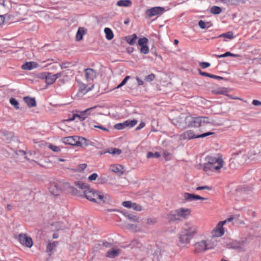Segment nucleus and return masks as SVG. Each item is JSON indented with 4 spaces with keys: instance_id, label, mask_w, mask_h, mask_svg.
<instances>
[{
    "instance_id": "39448f33",
    "label": "nucleus",
    "mask_w": 261,
    "mask_h": 261,
    "mask_svg": "<svg viewBox=\"0 0 261 261\" xmlns=\"http://www.w3.org/2000/svg\"><path fill=\"white\" fill-rule=\"evenodd\" d=\"M194 247L196 253H201L211 248L206 240H201L195 243Z\"/></svg>"
},
{
    "instance_id": "4c0bfd02",
    "label": "nucleus",
    "mask_w": 261,
    "mask_h": 261,
    "mask_svg": "<svg viewBox=\"0 0 261 261\" xmlns=\"http://www.w3.org/2000/svg\"><path fill=\"white\" fill-rule=\"evenodd\" d=\"M199 27L202 29H204L205 28H208L212 26V24L210 22H205L202 20H200L198 22Z\"/></svg>"
},
{
    "instance_id": "bb28decb",
    "label": "nucleus",
    "mask_w": 261,
    "mask_h": 261,
    "mask_svg": "<svg viewBox=\"0 0 261 261\" xmlns=\"http://www.w3.org/2000/svg\"><path fill=\"white\" fill-rule=\"evenodd\" d=\"M24 101L27 104L28 107L31 108L36 106V100L34 98H31L30 97H24Z\"/></svg>"
},
{
    "instance_id": "e2e57ef3",
    "label": "nucleus",
    "mask_w": 261,
    "mask_h": 261,
    "mask_svg": "<svg viewBox=\"0 0 261 261\" xmlns=\"http://www.w3.org/2000/svg\"><path fill=\"white\" fill-rule=\"evenodd\" d=\"M200 66L203 69L210 66V63L205 62H202L199 63Z\"/></svg>"
},
{
    "instance_id": "3c124183",
    "label": "nucleus",
    "mask_w": 261,
    "mask_h": 261,
    "mask_svg": "<svg viewBox=\"0 0 261 261\" xmlns=\"http://www.w3.org/2000/svg\"><path fill=\"white\" fill-rule=\"evenodd\" d=\"M126 228L132 231H137V225L133 224H127L126 225Z\"/></svg>"
},
{
    "instance_id": "603ef678",
    "label": "nucleus",
    "mask_w": 261,
    "mask_h": 261,
    "mask_svg": "<svg viewBox=\"0 0 261 261\" xmlns=\"http://www.w3.org/2000/svg\"><path fill=\"white\" fill-rule=\"evenodd\" d=\"M132 208L136 211H141L142 210L141 206L134 202L132 204Z\"/></svg>"
},
{
    "instance_id": "7ed1b4c3",
    "label": "nucleus",
    "mask_w": 261,
    "mask_h": 261,
    "mask_svg": "<svg viewBox=\"0 0 261 261\" xmlns=\"http://www.w3.org/2000/svg\"><path fill=\"white\" fill-rule=\"evenodd\" d=\"M186 121L189 123V125L191 127H198L202 123H211L210 120L207 117H192L188 116L186 118Z\"/></svg>"
},
{
    "instance_id": "a19ab883",
    "label": "nucleus",
    "mask_w": 261,
    "mask_h": 261,
    "mask_svg": "<svg viewBox=\"0 0 261 261\" xmlns=\"http://www.w3.org/2000/svg\"><path fill=\"white\" fill-rule=\"evenodd\" d=\"M148 43V39L145 37H142L138 40V45L142 47L147 45Z\"/></svg>"
},
{
    "instance_id": "c85d7f7f",
    "label": "nucleus",
    "mask_w": 261,
    "mask_h": 261,
    "mask_svg": "<svg viewBox=\"0 0 261 261\" xmlns=\"http://www.w3.org/2000/svg\"><path fill=\"white\" fill-rule=\"evenodd\" d=\"M85 33L86 30L84 28H79L76 34V40L77 41L81 40L83 39V37Z\"/></svg>"
},
{
    "instance_id": "20e7f679",
    "label": "nucleus",
    "mask_w": 261,
    "mask_h": 261,
    "mask_svg": "<svg viewBox=\"0 0 261 261\" xmlns=\"http://www.w3.org/2000/svg\"><path fill=\"white\" fill-rule=\"evenodd\" d=\"M214 134L213 132H207L200 135H195L193 130H188L184 132L179 136L180 140H191L196 138H204L211 135Z\"/></svg>"
},
{
    "instance_id": "69168bd1",
    "label": "nucleus",
    "mask_w": 261,
    "mask_h": 261,
    "mask_svg": "<svg viewBox=\"0 0 261 261\" xmlns=\"http://www.w3.org/2000/svg\"><path fill=\"white\" fill-rule=\"evenodd\" d=\"M252 103L253 105L255 106H261V101L256 99L253 100Z\"/></svg>"
},
{
    "instance_id": "338daca9",
    "label": "nucleus",
    "mask_w": 261,
    "mask_h": 261,
    "mask_svg": "<svg viewBox=\"0 0 261 261\" xmlns=\"http://www.w3.org/2000/svg\"><path fill=\"white\" fill-rule=\"evenodd\" d=\"M136 79L137 82V84H138V86H141V85H143V84H144L143 81L141 79H140L139 77H136Z\"/></svg>"
},
{
    "instance_id": "0e129e2a",
    "label": "nucleus",
    "mask_w": 261,
    "mask_h": 261,
    "mask_svg": "<svg viewBox=\"0 0 261 261\" xmlns=\"http://www.w3.org/2000/svg\"><path fill=\"white\" fill-rule=\"evenodd\" d=\"M145 125V124L144 122H141L139 125L138 126L136 127V130H140L141 129H142V128H143Z\"/></svg>"
},
{
    "instance_id": "6ab92c4d",
    "label": "nucleus",
    "mask_w": 261,
    "mask_h": 261,
    "mask_svg": "<svg viewBox=\"0 0 261 261\" xmlns=\"http://www.w3.org/2000/svg\"><path fill=\"white\" fill-rule=\"evenodd\" d=\"M110 169L112 172L119 175H121L123 174V167L120 165L116 164L112 165Z\"/></svg>"
},
{
    "instance_id": "9b49d317",
    "label": "nucleus",
    "mask_w": 261,
    "mask_h": 261,
    "mask_svg": "<svg viewBox=\"0 0 261 261\" xmlns=\"http://www.w3.org/2000/svg\"><path fill=\"white\" fill-rule=\"evenodd\" d=\"M178 239V245L181 247H185L187 244L190 243L192 238L181 231L179 234Z\"/></svg>"
},
{
    "instance_id": "13d9d810",
    "label": "nucleus",
    "mask_w": 261,
    "mask_h": 261,
    "mask_svg": "<svg viewBox=\"0 0 261 261\" xmlns=\"http://www.w3.org/2000/svg\"><path fill=\"white\" fill-rule=\"evenodd\" d=\"M211 189H212L211 187L207 186H199V187H197L196 188V190H197V191L202 190H211Z\"/></svg>"
},
{
    "instance_id": "6e6d98bb",
    "label": "nucleus",
    "mask_w": 261,
    "mask_h": 261,
    "mask_svg": "<svg viewBox=\"0 0 261 261\" xmlns=\"http://www.w3.org/2000/svg\"><path fill=\"white\" fill-rule=\"evenodd\" d=\"M155 79V75L153 73L150 74L145 77V80L147 82H151Z\"/></svg>"
},
{
    "instance_id": "dca6fc26",
    "label": "nucleus",
    "mask_w": 261,
    "mask_h": 261,
    "mask_svg": "<svg viewBox=\"0 0 261 261\" xmlns=\"http://www.w3.org/2000/svg\"><path fill=\"white\" fill-rule=\"evenodd\" d=\"M89 111V110H85L83 111L79 112V114H73L72 118L69 119L70 121H73L76 118H78L80 121L84 120L86 118L88 117L86 113Z\"/></svg>"
},
{
    "instance_id": "cd10ccee",
    "label": "nucleus",
    "mask_w": 261,
    "mask_h": 261,
    "mask_svg": "<svg viewBox=\"0 0 261 261\" xmlns=\"http://www.w3.org/2000/svg\"><path fill=\"white\" fill-rule=\"evenodd\" d=\"M234 37L232 32H228L226 33L222 34L219 35L216 38H223L224 41H226V39H232Z\"/></svg>"
},
{
    "instance_id": "6e6552de",
    "label": "nucleus",
    "mask_w": 261,
    "mask_h": 261,
    "mask_svg": "<svg viewBox=\"0 0 261 261\" xmlns=\"http://www.w3.org/2000/svg\"><path fill=\"white\" fill-rule=\"evenodd\" d=\"M165 11V8L162 7H154L147 9L146 14L149 17H152L163 14Z\"/></svg>"
},
{
    "instance_id": "f03ea898",
    "label": "nucleus",
    "mask_w": 261,
    "mask_h": 261,
    "mask_svg": "<svg viewBox=\"0 0 261 261\" xmlns=\"http://www.w3.org/2000/svg\"><path fill=\"white\" fill-rule=\"evenodd\" d=\"M84 195L89 201L98 203H105L110 199L108 194H104L90 188L84 191Z\"/></svg>"
},
{
    "instance_id": "052dcab7",
    "label": "nucleus",
    "mask_w": 261,
    "mask_h": 261,
    "mask_svg": "<svg viewBox=\"0 0 261 261\" xmlns=\"http://www.w3.org/2000/svg\"><path fill=\"white\" fill-rule=\"evenodd\" d=\"M163 156L166 160H170L171 158V154L167 151H164L163 153Z\"/></svg>"
},
{
    "instance_id": "412c9836",
    "label": "nucleus",
    "mask_w": 261,
    "mask_h": 261,
    "mask_svg": "<svg viewBox=\"0 0 261 261\" xmlns=\"http://www.w3.org/2000/svg\"><path fill=\"white\" fill-rule=\"evenodd\" d=\"M38 67V64L34 62H26L23 64L21 68L24 70H30Z\"/></svg>"
},
{
    "instance_id": "2eb2a0df",
    "label": "nucleus",
    "mask_w": 261,
    "mask_h": 261,
    "mask_svg": "<svg viewBox=\"0 0 261 261\" xmlns=\"http://www.w3.org/2000/svg\"><path fill=\"white\" fill-rule=\"evenodd\" d=\"M183 197H184L185 200H186L187 201H189L197 200H205V199H206L205 198H204L200 196L194 195V194H190L189 193H185L184 194Z\"/></svg>"
},
{
    "instance_id": "f3484780",
    "label": "nucleus",
    "mask_w": 261,
    "mask_h": 261,
    "mask_svg": "<svg viewBox=\"0 0 261 261\" xmlns=\"http://www.w3.org/2000/svg\"><path fill=\"white\" fill-rule=\"evenodd\" d=\"M79 93L82 95H85L88 92L91 91L94 87V85H92L91 87L88 88L87 86L83 83H79Z\"/></svg>"
},
{
    "instance_id": "49530a36",
    "label": "nucleus",
    "mask_w": 261,
    "mask_h": 261,
    "mask_svg": "<svg viewBox=\"0 0 261 261\" xmlns=\"http://www.w3.org/2000/svg\"><path fill=\"white\" fill-rule=\"evenodd\" d=\"M124 124H125V121L123 123H117L114 125V128L118 130L122 129L126 127V125Z\"/></svg>"
},
{
    "instance_id": "1a4fd4ad",
    "label": "nucleus",
    "mask_w": 261,
    "mask_h": 261,
    "mask_svg": "<svg viewBox=\"0 0 261 261\" xmlns=\"http://www.w3.org/2000/svg\"><path fill=\"white\" fill-rule=\"evenodd\" d=\"M197 230L198 227L196 225L192 224H187L182 231L193 238L194 235L197 233Z\"/></svg>"
},
{
    "instance_id": "5fc2aeb1",
    "label": "nucleus",
    "mask_w": 261,
    "mask_h": 261,
    "mask_svg": "<svg viewBox=\"0 0 261 261\" xmlns=\"http://www.w3.org/2000/svg\"><path fill=\"white\" fill-rule=\"evenodd\" d=\"M133 202H132L130 201H125L122 202V205L124 207L128 208H132V204Z\"/></svg>"
},
{
    "instance_id": "9d476101",
    "label": "nucleus",
    "mask_w": 261,
    "mask_h": 261,
    "mask_svg": "<svg viewBox=\"0 0 261 261\" xmlns=\"http://www.w3.org/2000/svg\"><path fill=\"white\" fill-rule=\"evenodd\" d=\"M225 222H219L216 227L212 231V236L214 237H220L224 234V228L223 227Z\"/></svg>"
},
{
    "instance_id": "a878e982",
    "label": "nucleus",
    "mask_w": 261,
    "mask_h": 261,
    "mask_svg": "<svg viewBox=\"0 0 261 261\" xmlns=\"http://www.w3.org/2000/svg\"><path fill=\"white\" fill-rule=\"evenodd\" d=\"M120 253V250L118 249H112L107 252L106 256L109 258H114L118 256Z\"/></svg>"
},
{
    "instance_id": "c756f323",
    "label": "nucleus",
    "mask_w": 261,
    "mask_h": 261,
    "mask_svg": "<svg viewBox=\"0 0 261 261\" xmlns=\"http://www.w3.org/2000/svg\"><path fill=\"white\" fill-rule=\"evenodd\" d=\"M137 38V36L134 34L132 35L126 37V41L129 45H133L135 44Z\"/></svg>"
},
{
    "instance_id": "bf43d9fd",
    "label": "nucleus",
    "mask_w": 261,
    "mask_h": 261,
    "mask_svg": "<svg viewBox=\"0 0 261 261\" xmlns=\"http://www.w3.org/2000/svg\"><path fill=\"white\" fill-rule=\"evenodd\" d=\"M49 148L55 152H59L60 151V149L59 147L52 144L49 145Z\"/></svg>"
},
{
    "instance_id": "2f4dec72",
    "label": "nucleus",
    "mask_w": 261,
    "mask_h": 261,
    "mask_svg": "<svg viewBox=\"0 0 261 261\" xmlns=\"http://www.w3.org/2000/svg\"><path fill=\"white\" fill-rule=\"evenodd\" d=\"M132 4L130 0H119L117 2V5L119 7H128Z\"/></svg>"
},
{
    "instance_id": "680f3d73",
    "label": "nucleus",
    "mask_w": 261,
    "mask_h": 261,
    "mask_svg": "<svg viewBox=\"0 0 261 261\" xmlns=\"http://www.w3.org/2000/svg\"><path fill=\"white\" fill-rule=\"evenodd\" d=\"M97 177H98L97 174L96 173H93L88 177V179L90 181L95 180L97 178Z\"/></svg>"
},
{
    "instance_id": "5701e85b",
    "label": "nucleus",
    "mask_w": 261,
    "mask_h": 261,
    "mask_svg": "<svg viewBox=\"0 0 261 261\" xmlns=\"http://www.w3.org/2000/svg\"><path fill=\"white\" fill-rule=\"evenodd\" d=\"M101 246L106 248H110L112 246V244L107 241H98L95 245L94 248L95 249H101Z\"/></svg>"
},
{
    "instance_id": "58836bf2",
    "label": "nucleus",
    "mask_w": 261,
    "mask_h": 261,
    "mask_svg": "<svg viewBox=\"0 0 261 261\" xmlns=\"http://www.w3.org/2000/svg\"><path fill=\"white\" fill-rule=\"evenodd\" d=\"M75 185L79 188H80L82 190H84V191L87 190L88 188H89L87 184L84 183L82 181L76 182H75Z\"/></svg>"
},
{
    "instance_id": "f704fd0d",
    "label": "nucleus",
    "mask_w": 261,
    "mask_h": 261,
    "mask_svg": "<svg viewBox=\"0 0 261 261\" xmlns=\"http://www.w3.org/2000/svg\"><path fill=\"white\" fill-rule=\"evenodd\" d=\"M52 229L53 230H59L64 229L65 227L63 225L62 223L57 222L51 224Z\"/></svg>"
},
{
    "instance_id": "0eeeda50",
    "label": "nucleus",
    "mask_w": 261,
    "mask_h": 261,
    "mask_svg": "<svg viewBox=\"0 0 261 261\" xmlns=\"http://www.w3.org/2000/svg\"><path fill=\"white\" fill-rule=\"evenodd\" d=\"M81 137L77 136L66 137L62 139V141L63 143L66 144L80 146L79 143L80 142V140L79 139H81Z\"/></svg>"
},
{
    "instance_id": "f257e3e1",
    "label": "nucleus",
    "mask_w": 261,
    "mask_h": 261,
    "mask_svg": "<svg viewBox=\"0 0 261 261\" xmlns=\"http://www.w3.org/2000/svg\"><path fill=\"white\" fill-rule=\"evenodd\" d=\"M206 162L202 165V170L208 174L213 172H220L224 166V161L220 157L207 155Z\"/></svg>"
},
{
    "instance_id": "4d7b16f0",
    "label": "nucleus",
    "mask_w": 261,
    "mask_h": 261,
    "mask_svg": "<svg viewBox=\"0 0 261 261\" xmlns=\"http://www.w3.org/2000/svg\"><path fill=\"white\" fill-rule=\"evenodd\" d=\"M87 165L86 164H81L78 165L77 167L76 170L78 171H83L86 167Z\"/></svg>"
},
{
    "instance_id": "423d86ee",
    "label": "nucleus",
    "mask_w": 261,
    "mask_h": 261,
    "mask_svg": "<svg viewBox=\"0 0 261 261\" xmlns=\"http://www.w3.org/2000/svg\"><path fill=\"white\" fill-rule=\"evenodd\" d=\"M17 239L21 245L30 248L33 244L32 238L24 233L19 234L18 236Z\"/></svg>"
},
{
    "instance_id": "aec40b11",
    "label": "nucleus",
    "mask_w": 261,
    "mask_h": 261,
    "mask_svg": "<svg viewBox=\"0 0 261 261\" xmlns=\"http://www.w3.org/2000/svg\"><path fill=\"white\" fill-rule=\"evenodd\" d=\"M50 193L54 195H58L61 191V188L57 183H53L50 187Z\"/></svg>"
},
{
    "instance_id": "79ce46f5",
    "label": "nucleus",
    "mask_w": 261,
    "mask_h": 261,
    "mask_svg": "<svg viewBox=\"0 0 261 261\" xmlns=\"http://www.w3.org/2000/svg\"><path fill=\"white\" fill-rule=\"evenodd\" d=\"M95 124L93 125V127L94 128H99L105 132H109V129L103 126V125L100 124L99 123H97V122H95Z\"/></svg>"
},
{
    "instance_id": "a18cd8bd",
    "label": "nucleus",
    "mask_w": 261,
    "mask_h": 261,
    "mask_svg": "<svg viewBox=\"0 0 261 261\" xmlns=\"http://www.w3.org/2000/svg\"><path fill=\"white\" fill-rule=\"evenodd\" d=\"M157 220L155 218H148L146 219V224L148 225H152L156 223Z\"/></svg>"
},
{
    "instance_id": "e433bc0d",
    "label": "nucleus",
    "mask_w": 261,
    "mask_h": 261,
    "mask_svg": "<svg viewBox=\"0 0 261 261\" xmlns=\"http://www.w3.org/2000/svg\"><path fill=\"white\" fill-rule=\"evenodd\" d=\"M104 32L106 34V38L108 40H110L113 38V33L110 28H106L104 30Z\"/></svg>"
},
{
    "instance_id": "09e8293b",
    "label": "nucleus",
    "mask_w": 261,
    "mask_h": 261,
    "mask_svg": "<svg viewBox=\"0 0 261 261\" xmlns=\"http://www.w3.org/2000/svg\"><path fill=\"white\" fill-rule=\"evenodd\" d=\"M149 49L148 46H147V44L145 46L141 47L140 49V53L143 54H148L149 53Z\"/></svg>"
},
{
    "instance_id": "ddd939ff",
    "label": "nucleus",
    "mask_w": 261,
    "mask_h": 261,
    "mask_svg": "<svg viewBox=\"0 0 261 261\" xmlns=\"http://www.w3.org/2000/svg\"><path fill=\"white\" fill-rule=\"evenodd\" d=\"M84 72L87 81H93L97 76L96 71L92 68H87L85 69Z\"/></svg>"
},
{
    "instance_id": "de8ad7c7",
    "label": "nucleus",
    "mask_w": 261,
    "mask_h": 261,
    "mask_svg": "<svg viewBox=\"0 0 261 261\" xmlns=\"http://www.w3.org/2000/svg\"><path fill=\"white\" fill-rule=\"evenodd\" d=\"M130 79V76L127 75L122 80V81L117 85L116 87V89H118L124 86L127 82V81Z\"/></svg>"
},
{
    "instance_id": "8fccbe9b",
    "label": "nucleus",
    "mask_w": 261,
    "mask_h": 261,
    "mask_svg": "<svg viewBox=\"0 0 261 261\" xmlns=\"http://www.w3.org/2000/svg\"><path fill=\"white\" fill-rule=\"evenodd\" d=\"M96 108H97L96 106H94V107H92L87 109L86 110H89V111L86 113L87 116L88 117L89 116H90L91 115H94L95 113V112H94V110Z\"/></svg>"
},
{
    "instance_id": "37998d69",
    "label": "nucleus",
    "mask_w": 261,
    "mask_h": 261,
    "mask_svg": "<svg viewBox=\"0 0 261 261\" xmlns=\"http://www.w3.org/2000/svg\"><path fill=\"white\" fill-rule=\"evenodd\" d=\"M245 0H229V4L231 5L237 6L240 3L245 4Z\"/></svg>"
},
{
    "instance_id": "ea45409f",
    "label": "nucleus",
    "mask_w": 261,
    "mask_h": 261,
    "mask_svg": "<svg viewBox=\"0 0 261 261\" xmlns=\"http://www.w3.org/2000/svg\"><path fill=\"white\" fill-rule=\"evenodd\" d=\"M126 127L131 128L136 125L137 123V121L135 119L134 120H127L125 121Z\"/></svg>"
},
{
    "instance_id": "a211bd4d",
    "label": "nucleus",
    "mask_w": 261,
    "mask_h": 261,
    "mask_svg": "<svg viewBox=\"0 0 261 261\" xmlns=\"http://www.w3.org/2000/svg\"><path fill=\"white\" fill-rule=\"evenodd\" d=\"M177 214V210H176L174 211H172L167 215L166 218L169 221H180V218Z\"/></svg>"
},
{
    "instance_id": "7c9ffc66",
    "label": "nucleus",
    "mask_w": 261,
    "mask_h": 261,
    "mask_svg": "<svg viewBox=\"0 0 261 261\" xmlns=\"http://www.w3.org/2000/svg\"><path fill=\"white\" fill-rule=\"evenodd\" d=\"M123 214L126 218L132 221L139 222V219L136 215H134L128 212H124Z\"/></svg>"
},
{
    "instance_id": "473e14b6",
    "label": "nucleus",
    "mask_w": 261,
    "mask_h": 261,
    "mask_svg": "<svg viewBox=\"0 0 261 261\" xmlns=\"http://www.w3.org/2000/svg\"><path fill=\"white\" fill-rule=\"evenodd\" d=\"M199 73L200 75L204 76H207L212 79H217V80H222L223 79V77L220 76L215 75L213 74H211L210 73L203 72L201 71L200 70H199Z\"/></svg>"
},
{
    "instance_id": "c03bdc74",
    "label": "nucleus",
    "mask_w": 261,
    "mask_h": 261,
    "mask_svg": "<svg viewBox=\"0 0 261 261\" xmlns=\"http://www.w3.org/2000/svg\"><path fill=\"white\" fill-rule=\"evenodd\" d=\"M10 103L11 105L13 106L16 109H18L19 108V103L15 98H11L10 99Z\"/></svg>"
},
{
    "instance_id": "774afa93",
    "label": "nucleus",
    "mask_w": 261,
    "mask_h": 261,
    "mask_svg": "<svg viewBox=\"0 0 261 261\" xmlns=\"http://www.w3.org/2000/svg\"><path fill=\"white\" fill-rule=\"evenodd\" d=\"M65 187L66 188H70L71 189L72 191V192L74 194H76V192H74L75 190H76L73 187H70V185L68 183H66L65 185Z\"/></svg>"
},
{
    "instance_id": "c9c22d12",
    "label": "nucleus",
    "mask_w": 261,
    "mask_h": 261,
    "mask_svg": "<svg viewBox=\"0 0 261 261\" xmlns=\"http://www.w3.org/2000/svg\"><path fill=\"white\" fill-rule=\"evenodd\" d=\"M103 153H109L113 155H116V154L118 155L121 153V150L118 148H111L110 149H109L107 150L104 151Z\"/></svg>"
},
{
    "instance_id": "4be33fe9",
    "label": "nucleus",
    "mask_w": 261,
    "mask_h": 261,
    "mask_svg": "<svg viewBox=\"0 0 261 261\" xmlns=\"http://www.w3.org/2000/svg\"><path fill=\"white\" fill-rule=\"evenodd\" d=\"M58 244V242L54 241L53 242H48L46 247V252L48 255H50L53 253V250L55 249Z\"/></svg>"
},
{
    "instance_id": "4468645a",
    "label": "nucleus",
    "mask_w": 261,
    "mask_h": 261,
    "mask_svg": "<svg viewBox=\"0 0 261 261\" xmlns=\"http://www.w3.org/2000/svg\"><path fill=\"white\" fill-rule=\"evenodd\" d=\"M177 210L178 214L180 220H181L182 219H186L188 218V217L190 215L191 211L190 209L188 208H180Z\"/></svg>"
},
{
    "instance_id": "72a5a7b5",
    "label": "nucleus",
    "mask_w": 261,
    "mask_h": 261,
    "mask_svg": "<svg viewBox=\"0 0 261 261\" xmlns=\"http://www.w3.org/2000/svg\"><path fill=\"white\" fill-rule=\"evenodd\" d=\"M222 11V10L221 7L216 6H212L210 9V12L215 15L219 14Z\"/></svg>"
},
{
    "instance_id": "b1692460",
    "label": "nucleus",
    "mask_w": 261,
    "mask_h": 261,
    "mask_svg": "<svg viewBox=\"0 0 261 261\" xmlns=\"http://www.w3.org/2000/svg\"><path fill=\"white\" fill-rule=\"evenodd\" d=\"M213 57H216L217 58H225L227 57H236L238 58L240 57V55L238 54H234L231 53L229 51L226 52L225 53L221 55H213Z\"/></svg>"
},
{
    "instance_id": "f8f14e48",
    "label": "nucleus",
    "mask_w": 261,
    "mask_h": 261,
    "mask_svg": "<svg viewBox=\"0 0 261 261\" xmlns=\"http://www.w3.org/2000/svg\"><path fill=\"white\" fill-rule=\"evenodd\" d=\"M41 78L45 80V83L47 85H51L56 81L55 75L53 74L45 72L41 74Z\"/></svg>"
},
{
    "instance_id": "393cba45",
    "label": "nucleus",
    "mask_w": 261,
    "mask_h": 261,
    "mask_svg": "<svg viewBox=\"0 0 261 261\" xmlns=\"http://www.w3.org/2000/svg\"><path fill=\"white\" fill-rule=\"evenodd\" d=\"M80 140V142L79 143V146H94V143L87 140L84 137H81V139H79Z\"/></svg>"
},
{
    "instance_id": "864d4df0",
    "label": "nucleus",
    "mask_w": 261,
    "mask_h": 261,
    "mask_svg": "<svg viewBox=\"0 0 261 261\" xmlns=\"http://www.w3.org/2000/svg\"><path fill=\"white\" fill-rule=\"evenodd\" d=\"M133 202H132L130 201H125L122 202V205L124 207L128 208H132V204Z\"/></svg>"
}]
</instances>
